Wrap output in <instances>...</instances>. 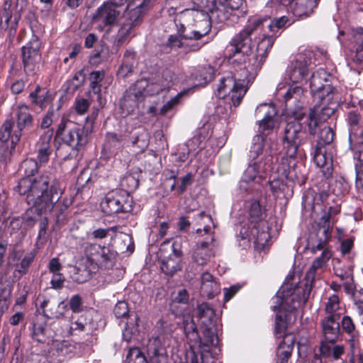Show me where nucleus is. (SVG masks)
I'll return each mask as SVG.
<instances>
[{
  "label": "nucleus",
  "mask_w": 363,
  "mask_h": 363,
  "mask_svg": "<svg viewBox=\"0 0 363 363\" xmlns=\"http://www.w3.org/2000/svg\"><path fill=\"white\" fill-rule=\"evenodd\" d=\"M48 185L49 178L44 176L34 182L30 179H20L14 188L20 195H26L27 203L30 206L23 218L26 226H33L40 215L52 211L60 200L62 194L60 183L53 182L50 191Z\"/></svg>",
  "instance_id": "1"
},
{
  "label": "nucleus",
  "mask_w": 363,
  "mask_h": 363,
  "mask_svg": "<svg viewBox=\"0 0 363 363\" xmlns=\"http://www.w3.org/2000/svg\"><path fill=\"white\" fill-rule=\"evenodd\" d=\"M331 75L323 68L313 72L309 86L314 106L311 108L310 116L307 118L311 133L315 132L318 116L320 120H327L335 111L340 101V93L330 83Z\"/></svg>",
  "instance_id": "2"
},
{
  "label": "nucleus",
  "mask_w": 363,
  "mask_h": 363,
  "mask_svg": "<svg viewBox=\"0 0 363 363\" xmlns=\"http://www.w3.org/2000/svg\"><path fill=\"white\" fill-rule=\"evenodd\" d=\"M84 255V260L74 268L72 277L73 281L79 284L86 282L99 269H108L115 264L116 252L105 245L87 244Z\"/></svg>",
  "instance_id": "3"
},
{
  "label": "nucleus",
  "mask_w": 363,
  "mask_h": 363,
  "mask_svg": "<svg viewBox=\"0 0 363 363\" xmlns=\"http://www.w3.org/2000/svg\"><path fill=\"white\" fill-rule=\"evenodd\" d=\"M241 73L236 70L234 74L228 73L223 77L217 86L216 96L220 99H228L230 103L235 108L238 106L244 96L247 87V74L246 65L240 68Z\"/></svg>",
  "instance_id": "4"
},
{
  "label": "nucleus",
  "mask_w": 363,
  "mask_h": 363,
  "mask_svg": "<svg viewBox=\"0 0 363 363\" xmlns=\"http://www.w3.org/2000/svg\"><path fill=\"white\" fill-rule=\"evenodd\" d=\"M266 21V18L259 17L250 19L245 28L231 39L225 48V55L229 58L237 54L247 55L252 50V40L262 33Z\"/></svg>",
  "instance_id": "5"
},
{
  "label": "nucleus",
  "mask_w": 363,
  "mask_h": 363,
  "mask_svg": "<svg viewBox=\"0 0 363 363\" xmlns=\"http://www.w3.org/2000/svg\"><path fill=\"white\" fill-rule=\"evenodd\" d=\"M308 115L300 113L294 120L286 123L283 138V147L289 158H295L299 152L300 146L306 138V128L311 135H315L316 131L311 133L308 126Z\"/></svg>",
  "instance_id": "6"
},
{
  "label": "nucleus",
  "mask_w": 363,
  "mask_h": 363,
  "mask_svg": "<svg viewBox=\"0 0 363 363\" xmlns=\"http://www.w3.org/2000/svg\"><path fill=\"white\" fill-rule=\"evenodd\" d=\"M91 132L88 127L62 118L56 130V135L61 137L63 143L72 148V151L64 157L65 160L76 157L79 149L88 142Z\"/></svg>",
  "instance_id": "7"
},
{
  "label": "nucleus",
  "mask_w": 363,
  "mask_h": 363,
  "mask_svg": "<svg viewBox=\"0 0 363 363\" xmlns=\"http://www.w3.org/2000/svg\"><path fill=\"white\" fill-rule=\"evenodd\" d=\"M194 10L206 13L208 19L216 23H223L233 16L242 4V0H192ZM210 23V21H208Z\"/></svg>",
  "instance_id": "8"
},
{
  "label": "nucleus",
  "mask_w": 363,
  "mask_h": 363,
  "mask_svg": "<svg viewBox=\"0 0 363 363\" xmlns=\"http://www.w3.org/2000/svg\"><path fill=\"white\" fill-rule=\"evenodd\" d=\"M340 315H332L322 320V329L325 341L320 345V352L325 357L338 359L344 354L342 345H334L340 338Z\"/></svg>",
  "instance_id": "9"
},
{
  "label": "nucleus",
  "mask_w": 363,
  "mask_h": 363,
  "mask_svg": "<svg viewBox=\"0 0 363 363\" xmlns=\"http://www.w3.org/2000/svg\"><path fill=\"white\" fill-rule=\"evenodd\" d=\"M182 240L179 237L167 239L161 244L159 250L160 268L165 274L172 277L182 270Z\"/></svg>",
  "instance_id": "10"
},
{
  "label": "nucleus",
  "mask_w": 363,
  "mask_h": 363,
  "mask_svg": "<svg viewBox=\"0 0 363 363\" xmlns=\"http://www.w3.org/2000/svg\"><path fill=\"white\" fill-rule=\"evenodd\" d=\"M127 1L128 6L123 15L124 21L118 33V45H121L130 35L132 30L141 23L150 6V0Z\"/></svg>",
  "instance_id": "11"
},
{
  "label": "nucleus",
  "mask_w": 363,
  "mask_h": 363,
  "mask_svg": "<svg viewBox=\"0 0 363 363\" xmlns=\"http://www.w3.org/2000/svg\"><path fill=\"white\" fill-rule=\"evenodd\" d=\"M198 317L201 320L202 333L206 346L217 347L220 340L218 335L217 318L213 308L207 303L197 307Z\"/></svg>",
  "instance_id": "12"
},
{
  "label": "nucleus",
  "mask_w": 363,
  "mask_h": 363,
  "mask_svg": "<svg viewBox=\"0 0 363 363\" xmlns=\"http://www.w3.org/2000/svg\"><path fill=\"white\" fill-rule=\"evenodd\" d=\"M132 199L127 191L116 189L108 192L101 203V208L106 215L127 213L132 211Z\"/></svg>",
  "instance_id": "13"
},
{
  "label": "nucleus",
  "mask_w": 363,
  "mask_h": 363,
  "mask_svg": "<svg viewBox=\"0 0 363 363\" xmlns=\"http://www.w3.org/2000/svg\"><path fill=\"white\" fill-rule=\"evenodd\" d=\"M41 40L35 35L21 48L22 62L26 75L33 76L38 72L41 60Z\"/></svg>",
  "instance_id": "14"
},
{
  "label": "nucleus",
  "mask_w": 363,
  "mask_h": 363,
  "mask_svg": "<svg viewBox=\"0 0 363 363\" xmlns=\"http://www.w3.org/2000/svg\"><path fill=\"white\" fill-rule=\"evenodd\" d=\"M332 207L330 208L331 211ZM331 214L330 211L325 213L321 216L318 223V228L316 230V239L312 243L311 250L313 253L317 251H321L322 253L328 251L332 255L331 250L329 249L328 242L331 239L333 226L330 223Z\"/></svg>",
  "instance_id": "15"
},
{
  "label": "nucleus",
  "mask_w": 363,
  "mask_h": 363,
  "mask_svg": "<svg viewBox=\"0 0 363 363\" xmlns=\"http://www.w3.org/2000/svg\"><path fill=\"white\" fill-rule=\"evenodd\" d=\"M296 290L298 289L294 288L291 284H283L273 298L272 310L293 312L300 303V298L295 294Z\"/></svg>",
  "instance_id": "16"
},
{
  "label": "nucleus",
  "mask_w": 363,
  "mask_h": 363,
  "mask_svg": "<svg viewBox=\"0 0 363 363\" xmlns=\"http://www.w3.org/2000/svg\"><path fill=\"white\" fill-rule=\"evenodd\" d=\"M147 86V79H141L131 85L124 93L123 97L120 102L121 108L127 114H130L136 109L139 104L144 99L143 91Z\"/></svg>",
  "instance_id": "17"
},
{
  "label": "nucleus",
  "mask_w": 363,
  "mask_h": 363,
  "mask_svg": "<svg viewBox=\"0 0 363 363\" xmlns=\"http://www.w3.org/2000/svg\"><path fill=\"white\" fill-rule=\"evenodd\" d=\"M332 255L328 251L316 257L306 274L305 288L303 289V299L308 297L313 287L315 286L316 281L320 280V277L326 266L327 262L331 258Z\"/></svg>",
  "instance_id": "18"
},
{
  "label": "nucleus",
  "mask_w": 363,
  "mask_h": 363,
  "mask_svg": "<svg viewBox=\"0 0 363 363\" xmlns=\"http://www.w3.org/2000/svg\"><path fill=\"white\" fill-rule=\"evenodd\" d=\"M273 164L274 157L271 155H265L264 160L250 164L243 174L242 182L259 184L267 173L273 169Z\"/></svg>",
  "instance_id": "19"
},
{
  "label": "nucleus",
  "mask_w": 363,
  "mask_h": 363,
  "mask_svg": "<svg viewBox=\"0 0 363 363\" xmlns=\"http://www.w3.org/2000/svg\"><path fill=\"white\" fill-rule=\"evenodd\" d=\"M312 53L307 52L298 53L295 59L291 62L287 68V73L290 80L293 83L302 82L308 74L311 63V56Z\"/></svg>",
  "instance_id": "20"
},
{
  "label": "nucleus",
  "mask_w": 363,
  "mask_h": 363,
  "mask_svg": "<svg viewBox=\"0 0 363 363\" xmlns=\"http://www.w3.org/2000/svg\"><path fill=\"white\" fill-rule=\"evenodd\" d=\"M257 36H259V39L257 43L255 62L251 68V71L254 73H257L261 69L275 40V36L268 33L265 29V26L262 33Z\"/></svg>",
  "instance_id": "21"
},
{
  "label": "nucleus",
  "mask_w": 363,
  "mask_h": 363,
  "mask_svg": "<svg viewBox=\"0 0 363 363\" xmlns=\"http://www.w3.org/2000/svg\"><path fill=\"white\" fill-rule=\"evenodd\" d=\"M255 115L257 117L262 116V119L258 122V131L259 132V135H262L265 138L268 133L272 131L276 125V108L271 104H261L257 107Z\"/></svg>",
  "instance_id": "22"
},
{
  "label": "nucleus",
  "mask_w": 363,
  "mask_h": 363,
  "mask_svg": "<svg viewBox=\"0 0 363 363\" xmlns=\"http://www.w3.org/2000/svg\"><path fill=\"white\" fill-rule=\"evenodd\" d=\"M122 4L123 0H120L118 3L116 0L104 2L97 9L92 16V19L96 22H101L107 26L114 23L121 14L118 7Z\"/></svg>",
  "instance_id": "23"
},
{
  "label": "nucleus",
  "mask_w": 363,
  "mask_h": 363,
  "mask_svg": "<svg viewBox=\"0 0 363 363\" xmlns=\"http://www.w3.org/2000/svg\"><path fill=\"white\" fill-rule=\"evenodd\" d=\"M201 23L204 26L201 30H192L189 34H184V27L181 24V28L178 29V35H171L166 43V45L170 48H179L183 46L182 40H199L207 35L210 30L209 22L207 20H202Z\"/></svg>",
  "instance_id": "24"
},
{
  "label": "nucleus",
  "mask_w": 363,
  "mask_h": 363,
  "mask_svg": "<svg viewBox=\"0 0 363 363\" xmlns=\"http://www.w3.org/2000/svg\"><path fill=\"white\" fill-rule=\"evenodd\" d=\"M38 300L44 316L48 318H60L67 310V304L57 301L55 297L40 296Z\"/></svg>",
  "instance_id": "25"
},
{
  "label": "nucleus",
  "mask_w": 363,
  "mask_h": 363,
  "mask_svg": "<svg viewBox=\"0 0 363 363\" xmlns=\"http://www.w3.org/2000/svg\"><path fill=\"white\" fill-rule=\"evenodd\" d=\"M249 214L250 222L253 224V229L251 230L250 233L253 237L256 238V242L257 243L262 244V241L267 240L269 235L267 232L264 230L259 232L257 228L258 222L264 218V211L259 201H254L252 202Z\"/></svg>",
  "instance_id": "26"
},
{
  "label": "nucleus",
  "mask_w": 363,
  "mask_h": 363,
  "mask_svg": "<svg viewBox=\"0 0 363 363\" xmlns=\"http://www.w3.org/2000/svg\"><path fill=\"white\" fill-rule=\"evenodd\" d=\"M52 134V129H47L40 135L35 144L37 160L40 164H46L49 160L52 151L51 145Z\"/></svg>",
  "instance_id": "27"
},
{
  "label": "nucleus",
  "mask_w": 363,
  "mask_h": 363,
  "mask_svg": "<svg viewBox=\"0 0 363 363\" xmlns=\"http://www.w3.org/2000/svg\"><path fill=\"white\" fill-rule=\"evenodd\" d=\"M17 130L13 132L12 144L16 145L20 140L22 130L30 127L33 123V116L29 112L27 105L21 104L18 106L17 111Z\"/></svg>",
  "instance_id": "28"
},
{
  "label": "nucleus",
  "mask_w": 363,
  "mask_h": 363,
  "mask_svg": "<svg viewBox=\"0 0 363 363\" xmlns=\"http://www.w3.org/2000/svg\"><path fill=\"white\" fill-rule=\"evenodd\" d=\"M147 354L150 363H167L166 350L159 337H152L149 339Z\"/></svg>",
  "instance_id": "29"
},
{
  "label": "nucleus",
  "mask_w": 363,
  "mask_h": 363,
  "mask_svg": "<svg viewBox=\"0 0 363 363\" xmlns=\"http://www.w3.org/2000/svg\"><path fill=\"white\" fill-rule=\"evenodd\" d=\"M97 328L96 323L89 313L82 314L79 316L72 317L69 326L71 333L75 331L85 332L86 334H91Z\"/></svg>",
  "instance_id": "30"
},
{
  "label": "nucleus",
  "mask_w": 363,
  "mask_h": 363,
  "mask_svg": "<svg viewBox=\"0 0 363 363\" xmlns=\"http://www.w3.org/2000/svg\"><path fill=\"white\" fill-rule=\"evenodd\" d=\"M215 245L211 242L198 244L192 254V259L199 265H204L215 256Z\"/></svg>",
  "instance_id": "31"
},
{
  "label": "nucleus",
  "mask_w": 363,
  "mask_h": 363,
  "mask_svg": "<svg viewBox=\"0 0 363 363\" xmlns=\"http://www.w3.org/2000/svg\"><path fill=\"white\" fill-rule=\"evenodd\" d=\"M318 0H292L289 12L296 17H308L317 6Z\"/></svg>",
  "instance_id": "32"
},
{
  "label": "nucleus",
  "mask_w": 363,
  "mask_h": 363,
  "mask_svg": "<svg viewBox=\"0 0 363 363\" xmlns=\"http://www.w3.org/2000/svg\"><path fill=\"white\" fill-rule=\"evenodd\" d=\"M38 161H36L33 158H27L23 160L20 166V171L23 172L25 174V177L21 179H30L32 182H35L39 179L42 177H47L49 178V185H48V191H50V186L53 182H57L53 177L47 173H44L40 176L33 179L31 176L34 175V174L38 171Z\"/></svg>",
  "instance_id": "33"
},
{
  "label": "nucleus",
  "mask_w": 363,
  "mask_h": 363,
  "mask_svg": "<svg viewBox=\"0 0 363 363\" xmlns=\"http://www.w3.org/2000/svg\"><path fill=\"white\" fill-rule=\"evenodd\" d=\"M219 291V284L215 280L213 277L207 272L203 273L201 277V294L203 296L211 298L218 294Z\"/></svg>",
  "instance_id": "34"
},
{
  "label": "nucleus",
  "mask_w": 363,
  "mask_h": 363,
  "mask_svg": "<svg viewBox=\"0 0 363 363\" xmlns=\"http://www.w3.org/2000/svg\"><path fill=\"white\" fill-rule=\"evenodd\" d=\"M162 77L164 80L161 81L160 84L158 83H149L147 80V86L143 91L144 96H152L158 94L161 91L169 88L172 81V73L170 70L166 69L162 72Z\"/></svg>",
  "instance_id": "35"
},
{
  "label": "nucleus",
  "mask_w": 363,
  "mask_h": 363,
  "mask_svg": "<svg viewBox=\"0 0 363 363\" xmlns=\"http://www.w3.org/2000/svg\"><path fill=\"white\" fill-rule=\"evenodd\" d=\"M328 197V194L325 191L316 194L314 191L309 189L305 192L303 196L302 205L306 210L313 212L315 210V206L323 203Z\"/></svg>",
  "instance_id": "36"
},
{
  "label": "nucleus",
  "mask_w": 363,
  "mask_h": 363,
  "mask_svg": "<svg viewBox=\"0 0 363 363\" xmlns=\"http://www.w3.org/2000/svg\"><path fill=\"white\" fill-rule=\"evenodd\" d=\"M292 0H269L264 8L267 18H272L284 11L289 12Z\"/></svg>",
  "instance_id": "37"
},
{
  "label": "nucleus",
  "mask_w": 363,
  "mask_h": 363,
  "mask_svg": "<svg viewBox=\"0 0 363 363\" xmlns=\"http://www.w3.org/2000/svg\"><path fill=\"white\" fill-rule=\"evenodd\" d=\"M294 348V340L291 336H286L282 343H279L277 349V362L288 363Z\"/></svg>",
  "instance_id": "38"
},
{
  "label": "nucleus",
  "mask_w": 363,
  "mask_h": 363,
  "mask_svg": "<svg viewBox=\"0 0 363 363\" xmlns=\"http://www.w3.org/2000/svg\"><path fill=\"white\" fill-rule=\"evenodd\" d=\"M73 349V346L67 342L56 340L53 342L52 356L56 357V362H62L65 358L72 355Z\"/></svg>",
  "instance_id": "39"
},
{
  "label": "nucleus",
  "mask_w": 363,
  "mask_h": 363,
  "mask_svg": "<svg viewBox=\"0 0 363 363\" xmlns=\"http://www.w3.org/2000/svg\"><path fill=\"white\" fill-rule=\"evenodd\" d=\"M150 142V133L144 128H139L133 133L131 143L138 152H144L148 147Z\"/></svg>",
  "instance_id": "40"
},
{
  "label": "nucleus",
  "mask_w": 363,
  "mask_h": 363,
  "mask_svg": "<svg viewBox=\"0 0 363 363\" xmlns=\"http://www.w3.org/2000/svg\"><path fill=\"white\" fill-rule=\"evenodd\" d=\"M182 328L186 335V337L194 344L201 345V340L199 336L196 325L190 316L186 317L183 319Z\"/></svg>",
  "instance_id": "41"
},
{
  "label": "nucleus",
  "mask_w": 363,
  "mask_h": 363,
  "mask_svg": "<svg viewBox=\"0 0 363 363\" xmlns=\"http://www.w3.org/2000/svg\"><path fill=\"white\" fill-rule=\"evenodd\" d=\"M361 116L359 114L351 111L348 113L347 123L350 126L349 143L351 147L353 142H356L359 132L362 130Z\"/></svg>",
  "instance_id": "42"
},
{
  "label": "nucleus",
  "mask_w": 363,
  "mask_h": 363,
  "mask_svg": "<svg viewBox=\"0 0 363 363\" xmlns=\"http://www.w3.org/2000/svg\"><path fill=\"white\" fill-rule=\"evenodd\" d=\"M124 141L125 138L123 135L116 133H107L104 148L113 153L123 147Z\"/></svg>",
  "instance_id": "43"
},
{
  "label": "nucleus",
  "mask_w": 363,
  "mask_h": 363,
  "mask_svg": "<svg viewBox=\"0 0 363 363\" xmlns=\"http://www.w3.org/2000/svg\"><path fill=\"white\" fill-rule=\"evenodd\" d=\"M315 118L318 121L316 129L318 128H320L317 146L324 147L326 145H330L333 141L335 137V133L333 128L326 125H321L320 122L323 120L319 119L318 116H315Z\"/></svg>",
  "instance_id": "44"
},
{
  "label": "nucleus",
  "mask_w": 363,
  "mask_h": 363,
  "mask_svg": "<svg viewBox=\"0 0 363 363\" xmlns=\"http://www.w3.org/2000/svg\"><path fill=\"white\" fill-rule=\"evenodd\" d=\"M273 17L274 18L271 20L269 23H268V20L270 18H267V13H265V16L264 17L261 18L267 19V21L265 23L266 30H268V33L275 36L279 29H281L285 27V26L289 23V19L286 16H281L279 18H277L274 16Z\"/></svg>",
  "instance_id": "45"
},
{
  "label": "nucleus",
  "mask_w": 363,
  "mask_h": 363,
  "mask_svg": "<svg viewBox=\"0 0 363 363\" xmlns=\"http://www.w3.org/2000/svg\"><path fill=\"white\" fill-rule=\"evenodd\" d=\"M11 2L6 1L4 4L2 11L1 12V26L5 29L8 28H16L17 26V18L12 20V13L11 11Z\"/></svg>",
  "instance_id": "46"
},
{
  "label": "nucleus",
  "mask_w": 363,
  "mask_h": 363,
  "mask_svg": "<svg viewBox=\"0 0 363 363\" xmlns=\"http://www.w3.org/2000/svg\"><path fill=\"white\" fill-rule=\"evenodd\" d=\"M313 160L318 167H327L328 169L331 167L332 159L330 156L326 154V150L324 147L316 146Z\"/></svg>",
  "instance_id": "47"
},
{
  "label": "nucleus",
  "mask_w": 363,
  "mask_h": 363,
  "mask_svg": "<svg viewBox=\"0 0 363 363\" xmlns=\"http://www.w3.org/2000/svg\"><path fill=\"white\" fill-rule=\"evenodd\" d=\"M303 90L298 85H291L289 86L287 91L284 94L285 103L286 106L291 107L292 105V100H300L303 96Z\"/></svg>",
  "instance_id": "48"
},
{
  "label": "nucleus",
  "mask_w": 363,
  "mask_h": 363,
  "mask_svg": "<svg viewBox=\"0 0 363 363\" xmlns=\"http://www.w3.org/2000/svg\"><path fill=\"white\" fill-rule=\"evenodd\" d=\"M264 138L262 135H256L252 140V145L250 150L249 157L255 160L262 153Z\"/></svg>",
  "instance_id": "49"
},
{
  "label": "nucleus",
  "mask_w": 363,
  "mask_h": 363,
  "mask_svg": "<svg viewBox=\"0 0 363 363\" xmlns=\"http://www.w3.org/2000/svg\"><path fill=\"white\" fill-rule=\"evenodd\" d=\"M105 77L104 70L94 71L90 73V90L95 94L101 92V82Z\"/></svg>",
  "instance_id": "50"
},
{
  "label": "nucleus",
  "mask_w": 363,
  "mask_h": 363,
  "mask_svg": "<svg viewBox=\"0 0 363 363\" xmlns=\"http://www.w3.org/2000/svg\"><path fill=\"white\" fill-rule=\"evenodd\" d=\"M286 325L281 315H277L275 318V328L274 334L277 338H282V340L278 343H282L284 340L285 337L291 336L294 341L295 340L294 337L291 334H286Z\"/></svg>",
  "instance_id": "51"
},
{
  "label": "nucleus",
  "mask_w": 363,
  "mask_h": 363,
  "mask_svg": "<svg viewBox=\"0 0 363 363\" xmlns=\"http://www.w3.org/2000/svg\"><path fill=\"white\" fill-rule=\"evenodd\" d=\"M121 185L123 188V189L121 190L127 191L129 194L130 192L135 191L138 188L139 181L133 175L126 174L122 178Z\"/></svg>",
  "instance_id": "52"
},
{
  "label": "nucleus",
  "mask_w": 363,
  "mask_h": 363,
  "mask_svg": "<svg viewBox=\"0 0 363 363\" xmlns=\"http://www.w3.org/2000/svg\"><path fill=\"white\" fill-rule=\"evenodd\" d=\"M13 125V122L12 121H6L2 126L0 128V140L2 143H6L9 140H11V142L12 143V138H13V133H12V128ZM12 146H14L15 145H13L11 143Z\"/></svg>",
  "instance_id": "53"
},
{
  "label": "nucleus",
  "mask_w": 363,
  "mask_h": 363,
  "mask_svg": "<svg viewBox=\"0 0 363 363\" xmlns=\"http://www.w3.org/2000/svg\"><path fill=\"white\" fill-rule=\"evenodd\" d=\"M125 361L127 363H147L145 357L137 347L129 350Z\"/></svg>",
  "instance_id": "54"
},
{
  "label": "nucleus",
  "mask_w": 363,
  "mask_h": 363,
  "mask_svg": "<svg viewBox=\"0 0 363 363\" xmlns=\"http://www.w3.org/2000/svg\"><path fill=\"white\" fill-rule=\"evenodd\" d=\"M340 309V298L339 297L333 294L330 296L328 301L325 303V310L326 313L330 314L329 315H338L336 313V312Z\"/></svg>",
  "instance_id": "55"
},
{
  "label": "nucleus",
  "mask_w": 363,
  "mask_h": 363,
  "mask_svg": "<svg viewBox=\"0 0 363 363\" xmlns=\"http://www.w3.org/2000/svg\"><path fill=\"white\" fill-rule=\"evenodd\" d=\"M341 327L343 332L348 334L350 336L357 335L359 334L358 331L355 328L354 323L352 319L348 316L345 315L341 320Z\"/></svg>",
  "instance_id": "56"
},
{
  "label": "nucleus",
  "mask_w": 363,
  "mask_h": 363,
  "mask_svg": "<svg viewBox=\"0 0 363 363\" xmlns=\"http://www.w3.org/2000/svg\"><path fill=\"white\" fill-rule=\"evenodd\" d=\"M33 338L39 342L46 340V328L44 324L35 323L33 326Z\"/></svg>",
  "instance_id": "57"
},
{
  "label": "nucleus",
  "mask_w": 363,
  "mask_h": 363,
  "mask_svg": "<svg viewBox=\"0 0 363 363\" xmlns=\"http://www.w3.org/2000/svg\"><path fill=\"white\" fill-rule=\"evenodd\" d=\"M184 95L183 93H179L172 99H170L160 109L159 113L161 115H165L170 111H172L177 105L180 102V100Z\"/></svg>",
  "instance_id": "58"
},
{
  "label": "nucleus",
  "mask_w": 363,
  "mask_h": 363,
  "mask_svg": "<svg viewBox=\"0 0 363 363\" xmlns=\"http://www.w3.org/2000/svg\"><path fill=\"white\" fill-rule=\"evenodd\" d=\"M33 260V256L32 255H26L21 259L19 264L16 265L15 272L19 274L18 278L22 275L25 274Z\"/></svg>",
  "instance_id": "59"
},
{
  "label": "nucleus",
  "mask_w": 363,
  "mask_h": 363,
  "mask_svg": "<svg viewBox=\"0 0 363 363\" xmlns=\"http://www.w3.org/2000/svg\"><path fill=\"white\" fill-rule=\"evenodd\" d=\"M352 335L350 336V338L348 340V345L350 347V350L351 351V357L350 359V362L351 363H354V355L356 352L359 350V334H357V335Z\"/></svg>",
  "instance_id": "60"
},
{
  "label": "nucleus",
  "mask_w": 363,
  "mask_h": 363,
  "mask_svg": "<svg viewBox=\"0 0 363 363\" xmlns=\"http://www.w3.org/2000/svg\"><path fill=\"white\" fill-rule=\"evenodd\" d=\"M113 313L117 318L126 317L128 314V304L125 301L118 302L113 308Z\"/></svg>",
  "instance_id": "61"
},
{
  "label": "nucleus",
  "mask_w": 363,
  "mask_h": 363,
  "mask_svg": "<svg viewBox=\"0 0 363 363\" xmlns=\"http://www.w3.org/2000/svg\"><path fill=\"white\" fill-rule=\"evenodd\" d=\"M56 113L53 108H49L46 115L43 118L40 126L43 128H48L56 118Z\"/></svg>",
  "instance_id": "62"
},
{
  "label": "nucleus",
  "mask_w": 363,
  "mask_h": 363,
  "mask_svg": "<svg viewBox=\"0 0 363 363\" xmlns=\"http://www.w3.org/2000/svg\"><path fill=\"white\" fill-rule=\"evenodd\" d=\"M353 297L354 303L357 306L359 314L362 319L363 318V289H360L359 290H356L354 292Z\"/></svg>",
  "instance_id": "63"
},
{
  "label": "nucleus",
  "mask_w": 363,
  "mask_h": 363,
  "mask_svg": "<svg viewBox=\"0 0 363 363\" xmlns=\"http://www.w3.org/2000/svg\"><path fill=\"white\" fill-rule=\"evenodd\" d=\"M361 30L362 32L357 33L355 35V39L357 41L361 40L362 45H359L357 48L355 55L354 56V60L359 63L363 62V28H361Z\"/></svg>",
  "instance_id": "64"
}]
</instances>
